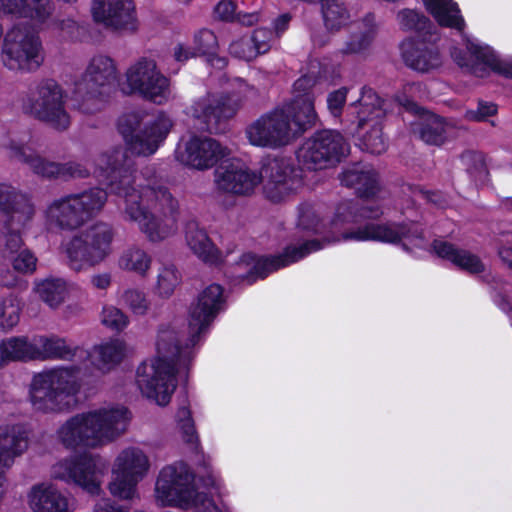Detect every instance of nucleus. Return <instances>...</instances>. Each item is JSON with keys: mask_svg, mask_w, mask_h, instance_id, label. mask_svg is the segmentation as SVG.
<instances>
[{"mask_svg": "<svg viewBox=\"0 0 512 512\" xmlns=\"http://www.w3.org/2000/svg\"><path fill=\"white\" fill-rule=\"evenodd\" d=\"M10 158L26 164L43 178L86 177L93 174L111 193L119 196V207L126 221L137 224L148 241L161 242L177 231L178 202L163 187H144L134 175L126 149L113 147L98 155L93 164L69 161L57 163L41 157L30 137L9 138L2 143Z\"/></svg>", "mask_w": 512, "mask_h": 512, "instance_id": "1", "label": "nucleus"}, {"mask_svg": "<svg viewBox=\"0 0 512 512\" xmlns=\"http://www.w3.org/2000/svg\"><path fill=\"white\" fill-rule=\"evenodd\" d=\"M341 182L353 187L362 198L361 203L346 201L341 203L330 223L324 224L321 209L316 205L304 203L299 207L298 227L302 230L325 234L327 244L340 241H380L385 243L401 242L406 250L424 249L426 241L418 225L408 224H370L355 231L342 230L346 223L358 222L362 219H376L384 214L383 197L378 184V175L370 166L360 164L346 169Z\"/></svg>", "mask_w": 512, "mask_h": 512, "instance_id": "2", "label": "nucleus"}, {"mask_svg": "<svg viewBox=\"0 0 512 512\" xmlns=\"http://www.w3.org/2000/svg\"><path fill=\"white\" fill-rule=\"evenodd\" d=\"M222 287L211 284L191 305L188 317V339L181 346L179 331L174 326L162 327L157 336L156 356L143 362L136 372V384L142 396L159 406H166L176 389L175 373L186 367L194 346L205 328L218 313L223 298Z\"/></svg>", "mask_w": 512, "mask_h": 512, "instance_id": "3", "label": "nucleus"}, {"mask_svg": "<svg viewBox=\"0 0 512 512\" xmlns=\"http://www.w3.org/2000/svg\"><path fill=\"white\" fill-rule=\"evenodd\" d=\"M79 364L60 365L35 374L29 388L33 409L41 413H58L68 410L80 391V374L92 366L102 374L110 372L125 357L126 345L111 339L87 350Z\"/></svg>", "mask_w": 512, "mask_h": 512, "instance_id": "4", "label": "nucleus"}, {"mask_svg": "<svg viewBox=\"0 0 512 512\" xmlns=\"http://www.w3.org/2000/svg\"><path fill=\"white\" fill-rule=\"evenodd\" d=\"M260 183L264 197L273 203L289 200L303 186L300 170L288 158L264 160L259 173L240 161L223 162L215 170L216 187L225 193L250 195Z\"/></svg>", "mask_w": 512, "mask_h": 512, "instance_id": "5", "label": "nucleus"}, {"mask_svg": "<svg viewBox=\"0 0 512 512\" xmlns=\"http://www.w3.org/2000/svg\"><path fill=\"white\" fill-rule=\"evenodd\" d=\"M315 80L304 75L293 85V99L282 109L261 115L246 128V137L253 146L276 149L288 145L307 125L316 119L314 96Z\"/></svg>", "mask_w": 512, "mask_h": 512, "instance_id": "6", "label": "nucleus"}, {"mask_svg": "<svg viewBox=\"0 0 512 512\" xmlns=\"http://www.w3.org/2000/svg\"><path fill=\"white\" fill-rule=\"evenodd\" d=\"M128 409L104 404L68 418L56 431V440L67 449L98 448L108 444L127 429Z\"/></svg>", "mask_w": 512, "mask_h": 512, "instance_id": "7", "label": "nucleus"}, {"mask_svg": "<svg viewBox=\"0 0 512 512\" xmlns=\"http://www.w3.org/2000/svg\"><path fill=\"white\" fill-rule=\"evenodd\" d=\"M118 69L116 62L105 54H96L88 62L85 72L74 82L73 107L83 114L102 110L116 89Z\"/></svg>", "mask_w": 512, "mask_h": 512, "instance_id": "8", "label": "nucleus"}, {"mask_svg": "<svg viewBox=\"0 0 512 512\" xmlns=\"http://www.w3.org/2000/svg\"><path fill=\"white\" fill-rule=\"evenodd\" d=\"M107 201V193L91 188L64 195L51 201L45 210V223L49 229L73 231L95 216Z\"/></svg>", "mask_w": 512, "mask_h": 512, "instance_id": "9", "label": "nucleus"}, {"mask_svg": "<svg viewBox=\"0 0 512 512\" xmlns=\"http://www.w3.org/2000/svg\"><path fill=\"white\" fill-rule=\"evenodd\" d=\"M154 501L160 507L180 509L192 508L211 499L199 493L195 485V476L183 462H175L162 467L156 477Z\"/></svg>", "mask_w": 512, "mask_h": 512, "instance_id": "10", "label": "nucleus"}, {"mask_svg": "<svg viewBox=\"0 0 512 512\" xmlns=\"http://www.w3.org/2000/svg\"><path fill=\"white\" fill-rule=\"evenodd\" d=\"M114 232L106 223H96L64 240L62 253L70 269L81 272L100 265L112 253Z\"/></svg>", "mask_w": 512, "mask_h": 512, "instance_id": "11", "label": "nucleus"}, {"mask_svg": "<svg viewBox=\"0 0 512 512\" xmlns=\"http://www.w3.org/2000/svg\"><path fill=\"white\" fill-rule=\"evenodd\" d=\"M257 96L255 87L242 79H236L228 93H208L196 100L189 108V114L201 120L210 129H218L221 124L232 119L243 103Z\"/></svg>", "mask_w": 512, "mask_h": 512, "instance_id": "12", "label": "nucleus"}, {"mask_svg": "<svg viewBox=\"0 0 512 512\" xmlns=\"http://www.w3.org/2000/svg\"><path fill=\"white\" fill-rule=\"evenodd\" d=\"M173 122L164 112L144 121L143 115L133 112L122 116L119 129L129 148L138 155L154 154L169 134Z\"/></svg>", "mask_w": 512, "mask_h": 512, "instance_id": "13", "label": "nucleus"}, {"mask_svg": "<svg viewBox=\"0 0 512 512\" xmlns=\"http://www.w3.org/2000/svg\"><path fill=\"white\" fill-rule=\"evenodd\" d=\"M150 468V458L143 449L137 446L122 449L112 463L108 483L110 494L120 500L138 498L137 486L149 474Z\"/></svg>", "mask_w": 512, "mask_h": 512, "instance_id": "14", "label": "nucleus"}, {"mask_svg": "<svg viewBox=\"0 0 512 512\" xmlns=\"http://www.w3.org/2000/svg\"><path fill=\"white\" fill-rule=\"evenodd\" d=\"M66 93L62 86L53 79H44L37 84L34 91L23 97L21 108L29 114L57 130H65L71 123L65 107Z\"/></svg>", "mask_w": 512, "mask_h": 512, "instance_id": "15", "label": "nucleus"}, {"mask_svg": "<svg viewBox=\"0 0 512 512\" xmlns=\"http://www.w3.org/2000/svg\"><path fill=\"white\" fill-rule=\"evenodd\" d=\"M121 89L126 94H137L158 105L173 98L170 79L161 72L155 60L145 57L127 68Z\"/></svg>", "mask_w": 512, "mask_h": 512, "instance_id": "16", "label": "nucleus"}, {"mask_svg": "<svg viewBox=\"0 0 512 512\" xmlns=\"http://www.w3.org/2000/svg\"><path fill=\"white\" fill-rule=\"evenodd\" d=\"M358 119L360 148L372 154H381L387 148L382 132V121L387 113V102L373 90L363 89L359 100L349 107Z\"/></svg>", "mask_w": 512, "mask_h": 512, "instance_id": "17", "label": "nucleus"}, {"mask_svg": "<svg viewBox=\"0 0 512 512\" xmlns=\"http://www.w3.org/2000/svg\"><path fill=\"white\" fill-rule=\"evenodd\" d=\"M107 469V463L101 456L85 453L57 462L52 466L51 475L89 494L97 495L101 491Z\"/></svg>", "mask_w": 512, "mask_h": 512, "instance_id": "18", "label": "nucleus"}, {"mask_svg": "<svg viewBox=\"0 0 512 512\" xmlns=\"http://www.w3.org/2000/svg\"><path fill=\"white\" fill-rule=\"evenodd\" d=\"M349 152L343 136L332 130H323L308 138L299 148L297 159L309 170L329 168L338 163Z\"/></svg>", "mask_w": 512, "mask_h": 512, "instance_id": "19", "label": "nucleus"}, {"mask_svg": "<svg viewBox=\"0 0 512 512\" xmlns=\"http://www.w3.org/2000/svg\"><path fill=\"white\" fill-rule=\"evenodd\" d=\"M323 247L324 245L320 241L311 240L300 246H288L282 254L275 257L258 258L252 254H245L237 263L236 276L252 283L257 278H264L270 272L295 263Z\"/></svg>", "mask_w": 512, "mask_h": 512, "instance_id": "20", "label": "nucleus"}, {"mask_svg": "<svg viewBox=\"0 0 512 512\" xmlns=\"http://www.w3.org/2000/svg\"><path fill=\"white\" fill-rule=\"evenodd\" d=\"M93 20L105 28L120 33H135L139 29L133 0H92Z\"/></svg>", "mask_w": 512, "mask_h": 512, "instance_id": "21", "label": "nucleus"}, {"mask_svg": "<svg viewBox=\"0 0 512 512\" xmlns=\"http://www.w3.org/2000/svg\"><path fill=\"white\" fill-rule=\"evenodd\" d=\"M175 154L183 165L197 170H207L227 157L230 150L211 137L192 136L179 143Z\"/></svg>", "mask_w": 512, "mask_h": 512, "instance_id": "22", "label": "nucleus"}, {"mask_svg": "<svg viewBox=\"0 0 512 512\" xmlns=\"http://www.w3.org/2000/svg\"><path fill=\"white\" fill-rule=\"evenodd\" d=\"M467 53L462 54L457 48L453 49L451 56L460 66L470 69L474 74L479 73L478 66L483 65L501 75L512 78V60L500 58L488 45L482 44L477 39L466 38Z\"/></svg>", "mask_w": 512, "mask_h": 512, "instance_id": "23", "label": "nucleus"}, {"mask_svg": "<svg viewBox=\"0 0 512 512\" xmlns=\"http://www.w3.org/2000/svg\"><path fill=\"white\" fill-rule=\"evenodd\" d=\"M28 448V432L21 424L0 425V470L9 468ZM3 477L0 474V500L3 496Z\"/></svg>", "mask_w": 512, "mask_h": 512, "instance_id": "24", "label": "nucleus"}, {"mask_svg": "<svg viewBox=\"0 0 512 512\" xmlns=\"http://www.w3.org/2000/svg\"><path fill=\"white\" fill-rule=\"evenodd\" d=\"M53 13L51 0H0V16L27 19L36 26L43 25Z\"/></svg>", "mask_w": 512, "mask_h": 512, "instance_id": "25", "label": "nucleus"}, {"mask_svg": "<svg viewBox=\"0 0 512 512\" xmlns=\"http://www.w3.org/2000/svg\"><path fill=\"white\" fill-rule=\"evenodd\" d=\"M36 360H64L79 364L87 350L56 335L35 336Z\"/></svg>", "mask_w": 512, "mask_h": 512, "instance_id": "26", "label": "nucleus"}, {"mask_svg": "<svg viewBox=\"0 0 512 512\" xmlns=\"http://www.w3.org/2000/svg\"><path fill=\"white\" fill-rule=\"evenodd\" d=\"M28 505L33 512H73L68 497L52 484L34 485L27 495Z\"/></svg>", "mask_w": 512, "mask_h": 512, "instance_id": "27", "label": "nucleus"}, {"mask_svg": "<svg viewBox=\"0 0 512 512\" xmlns=\"http://www.w3.org/2000/svg\"><path fill=\"white\" fill-rule=\"evenodd\" d=\"M400 49L405 64L418 72H428L441 64L438 51L423 41L404 40Z\"/></svg>", "mask_w": 512, "mask_h": 512, "instance_id": "28", "label": "nucleus"}, {"mask_svg": "<svg viewBox=\"0 0 512 512\" xmlns=\"http://www.w3.org/2000/svg\"><path fill=\"white\" fill-rule=\"evenodd\" d=\"M0 210L11 213V226L14 223L24 224L34 215L30 199L7 184H0Z\"/></svg>", "mask_w": 512, "mask_h": 512, "instance_id": "29", "label": "nucleus"}, {"mask_svg": "<svg viewBox=\"0 0 512 512\" xmlns=\"http://www.w3.org/2000/svg\"><path fill=\"white\" fill-rule=\"evenodd\" d=\"M435 253L471 274L483 272L485 266L481 259L467 251L456 248L453 244L442 240H435L433 243Z\"/></svg>", "mask_w": 512, "mask_h": 512, "instance_id": "30", "label": "nucleus"}, {"mask_svg": "<svg viewBox=\"0 0 512 512\" xmlns=\"http://www.w3.org/2000/svg\"><path fill=\"white\" fill-rule=\"evenodd\" d=\"M185 239L190 250L203 262L217 264L221 260L220 251L198 224L192 222L187 225Z\"/></svg>", "mask_w": 512, "mask_h": 512, "instance_id": "31", "label": "nucleus"}, {"mask_svg": "<svg viewBox=\"0 0 512 512\" xmlns=\"http://www.w3.org/2000/svg\"><path fill=\"white\" fill-rule=\"evenodd\" d=\"M29 360H36L35 336H17L0 341V365Z\"/></svg>", "mask_w": 512, "mask_h": 512, "instance_id": "32", "label": "nucleus"}, {"mask_svg": "<svg viewBox=\"0 0 512 512\" xmlns=\"http://www.w3.org/2000/svg\"><path fill=\"white\" fill-rule=\"evenodd\" d=\"M73 288L62 278H46L36 281L34 284V293L50 308L59 307L68 297Z\"/></svg>", "mask_w": 512, "mask_h": 512, "instance_id": "33", "label": "nucleus"}, {"mask_svg": "<svg viewBox=\"0 0 512 512\" xmlns=\"http://www.w3.org/2000/svg\"><path fill=\"white\" fill-rule=\"evenodd\" d=\"M261 0H254L255 9L238 10L234 0H221L214 9L215 16L223 21L237 20L240 24L252 26L262 19L261 13L257 10L261 6ZM243 4L248 6L247 0H243Z\"/></svg>", "mask_w": 512, "mask_h": 512, "instance_id": "34", "label": "nucleus"}, {"mask_svg": "<svg viewBox=\"0 0 512 512\" xmlns=\"http://www.w3.org/2000/svg\"><path fill=\"white\" fill-rule=\"evenodd\" d=\"M427 10L441 26L462 31L465 21L453 0H423Z\"/></svg>", "mask_w": 512, "mask_h": 512, "instance_id": "35", "label": "nucleus"}, {"mask_svg": "<svg viewBox=\"0 0 512 512\" xmlns=\"http://www.w3.org/2000/svg\"><path fill=\"white\" fill-rule=\"evenodd\" d=\"M454 126L443 118L431 115L421 124L420 138L430 145H442L453 134Z\"/></svg>", "mask_w": 512, "mask_h": 512, "instance_id": "36", "label": "nucleus"}, {"mask_svg": "<svg viewBox=\"0 0 512 512\" xmlns=\"http://www.w3.org/2000/svg\"><path fill=\"white\" fill-rule=\"evenodd\" d=\"M152 264V258L143 248L132 245L126 248L118 259L120 269L146 276Z\"/></svg>", "mask_w": 512, "mask_h": 512, "instance_id": "37", "label": "nucleus"}, {"mask_svg": "<svg viewBox=\"0 0 512 512\" xmlns=\"http://www.w3.org/2000/svg\"><path fill=\"white\" fill-rule=\"evenodd\" d=\"M193 46L198 53L207 57V61L217 69L226 66V59L217 55L218 41L215 34L208 29H202L194 35Z\"/></svg>", "mask_w": 512, "mask_h": 512, "instance_id": "38", "label": "nucleus"}, {"mask_svg": "<svg viewBox=\"0 0 512 512\" xmlns=\"http://www.w3.org/2000/svg\"><path fill=\"white\" fill-rule=\"evenodd\" d=\"M321 12L324 25L330 31H338L350 21L349 11L338 0H321Z\"/></svg>", "mask_w": 512, "mask_h": 512, "instance_id": "39", "label": "nucleus"}, {"mask_svg": "<svg viewBox=\"0 0 512 512\" xmlns=\"http://www.w3.org/2000/svg\"><path fill=\"white\" fill-rule=\"evenodd\" d=\"M181 280V274L174 265H163L157 274L155 294L163 299L170 298L180 285Z\"/></svg>", "mask_w": 512, "mask_h": 512, "instance_id": "40", "label": "nucleus"}, {"mask_svg": "<svg viewBox=\"0 0 512 512\" xmlns=\"http://www.w3.org/2000/svg\"><path fill=\"white\" fill-rule=\"evenodd\" d=\"M21 303L18 296L9 293L0 300V328L4 331L13 329L20 320Z\"/></svg>", "mask_w": 512, "mask_h": 512, "instance_id": "41", "label": "nucleus"}, {"mask_svg": "<svg viewBox=\"0 0 512 512\" xmlns=\"http://www.w3.org/2000/svg\"><path fill=\"white\" fill-rule=\"evenodd\" d=\"M363 26V30L359 31L358 33H354L350 40L345 43L341 50L343 54H358L370 46L375 35V25L373 18L369 17L366 19L363 23Z\"/></svg>", "mask_w": 512, "mask_h": 512, "instance_id": "42", "label": "nucleus"}, {"mask_svg": "<svg viewBox=\"0 0 512 512\" xmlns=\"http://www.w3.org/2000/svg\"><path fill=\"white\" fill-rule=\"evenodd\" d=\"M121 299L123 304L136 315H145L150 308V302L146 294L138 289L125 290Z\"/></svg>", "mask_w": 512, "mask_h": 512, "instance_id": "43", "label": "nucleus"}, {"mask_svg": "<svg viewBox=\"0 0 512 512\" xmlns=\"http://www.w3.org/2000/svg\"><path fill=\"white\" fill-rule=\"evenodd\" d=\"M101 322L111 330L122 331L128 326L129 319L122 310L115 306L108 305L104 306L102 309Z\"/></svg>", "mask_w": 512, "mask_h": 512, "instance_id": "44", "label": "nucleus"}, {"mask_svg": "<svg viewBox=\"0 0 512 512\" xmlns=\"http://www.w3.org/2000/svg\"><path fill=\"white\" fill-rule=\"evenodd\" d=\"M397 24L404 31L421 30L425 27L426 18L414 9H401L396 15Z\"/></svg>", "mask_w": 512, "mask_h": 512, "instance_id": "45", "label": "nucleus"}, {"mask_svg": "<svg viewBox=\"0 0 512 512\" xmlns=\"http://www.w3.org/2000/svg\"><path fill=\"white\" fill-rule=\"evenodd\" d=\"M177 418L183 440L192 447L196 446L198 436L189 409L186 407L179 409Z\"/></svg>", "mask_w": 512, "mask_h": 512, "instance_id": "46", "label": "nucleus"}, {"mask_svg": "<svg viewBox=\"0 0 512 512\" xmlns=\"http://www.w3.org/2000/svg\"><path fill=\"white\" fill-rule=\"evenodd\" d=\"M229 52L232 56L245 61H251L259 56L250 37H241L234 40L230 44Z\"/></svg>", "mask_w": 512, "mask_h": 512, "instance_id": "47", "label": "nucleus"}, {"mask_svg": "<svg viewBox=\"0 0 512 512\" xmlns=\"http://www.w3.org/2000/svg\"><path fill=\"white\" fill-rule=\"evenodd\" d=\"M21 245L22 239L18 232L9 231V228L0 231V252L3 256H11L18 252Z\"/></svg>", "mask_w": 512, "mask_h": 512, "instance_id": "48", "label": "nucleus"}, {"mask_svg": "<svg viewBox=\"0 0 512 512\" xmlns=\"http://www.w3.org/2000/svg\"><path fill=\"white\" fill-rule=\"evenodd\" d=\"M250 39L252 40L258 55H261L267 53L271 49L277 38L271 30L259 28L253 31Z\"/></svg>", "mask_w": 512, "mask_h": 512, "instance_id": "49", "label": "nucleus"}, {"mask_svg": "<svg viewBox=\"0 0 512 512\" xmlns=\"http://www.w3.org/2000/svg\"><path fill=\"white\" fill-rule=\"evenodd\" d=\"M421 85L419 83H408L403 86L402 92L397 95V102L407 110H415L414 99L419 97Z\"/></svg>", "mask_w": 512, "mask_h": 512, "instance_id": "50", "label": "nucleus"}, {"mask_svg": "<svg viewBox=\"0 0 512 512\" xmlns=\"http://www.w3.org/2000/svg\"><path fill=\"white\" fill-rule=\"evenodd\" d=\"M37 259L28 250L24 249L19 251L16 257L13 258V268L19 273H32L36 269Z\"/></svg>", "mask_w": 512, "mask_h": 512, "instance_id": "51", "label": "nucleus"}, {"mask_svg": "<svg viewBox=\"0 0 512 512\" xmlns=\"http://www.w3.org/2000/svg\"><path fill=\"white\" fill-rule=\"evenodd\" d=\"M348 88L341 87L327 96V107L333 116H339L346 102Z\"/></svg>", "mask_w": 512, "mask_h": 512, "instance_id": "52", "label": "nucleus"}, {"mask_svg": "<svg viewBox=\"0 0 512 512\" xmlns=\"http://www.w3.org/2000/svg\"><path fill=\"white\" fill-rule=\"evenodd\" d=\"M497 112V106L493 103L479 102L477 110H468L465 113L466 119L470 121H484L487 117Z\"/></svg>", "mask_w": 512, "mask_h": 512, "instance_id": "53", "label": "nucleus"}, {"mask_svg": "<svg viewBox=\"0 0 512 512\" xmlns=\"http://www.w3.org/2000/svg\"><path fill=\"white\" fill-rule=\"evenodd\" d=\"M59 29L63 36L75 39L80 33L79 24L73 19H63L59 22Z\"/></svg>", "mask_w": 512, "mask_h": 512, "instance_id": "54", "label": "nucleus"}, {"mask_svg": "<svg viewBox=\"0 0 512 512\" xmlns=\"http://www.w3.org/2000/svg\"><path fill=\"white\" fill-rule=\"evenodd\" d=\"M497 255L501 262L512 270V241L501 242L497 247Z\"/></svg>", "mask_w": 512, "mask_h": 512, "instance_id": "55", "label": "nucleus"}, {"mask_svg": "<svg viewBox=\"0 0 512 512\" xmlns=\"http://www.w3.org/2000/svg\"><path fill=\"white\" fill-rule=\"evenodd\" d=\"M205 485L210 487L220 498L228 495L222 479L217 474H210L205 480Z\"/></svg>", "mask_w": 512, "mask_h": 512, "instance_id": "56", "label": "nucleus"}, {"mask_svg": "<svg viewBox=\"0 0 512 512\" xmlns=\"http://www.w3.org/2000/svg\"><path fill=\"white\" fill-rule=\"evenodd\" d=\"M198 56L194 46L190 47L184 44H177L174 47V58L178 62H186L190 58Z\"/></svg>", "mask_w": 512, "mask_h": 512, "instance_id": "57", "label": "nucleus"}, {"mask_svg": "<svg viewBox=\"0 0 512 512\" xmlns=\"http://www.w3.org/2000/svg\"><path fill=\"white\" fill-rule=\"evenodd\" d=\"M495 304L506 314H512V292L505 291V294L495 293L493 296Z\"/></svg>", "mask_w": 512, "mask_h": 512, "instance_id": "58", "label": "nucleus"}, {"mask_svg": "<svg viewBox=\"0 0 512 512\" xmlns=\"http://www.w3.org/2000/svg\"><path fill=\"white\" fill-rule=\"evenodd\" d=\"M292 16L290 13H283L273 21V33L279 38L289 27Z\"/></svg>", "mask_w": 512, "mask_h": 512, "instance_id": "59", "label": "nucleus"}, {"mask_svg": "<svg viewBox=\"0 0 512 512\" xmlns=\"http://www.w3.org/2000/svg\"><path fill=\"white\" fill-rule=\"evenodd\" d=\"M93 512H129L127 508L113 503L111 500L106 499L98 502Z\"/></svg>", "mask_w": 512, "mask_h": 512, "instance_id": "60", "label": "nucleus"}, {"mask_svg": "<svg viewBox=\"0 0 512 512\" xmlns=\"http://www.w3.org/2000/svg\"><path fill=\"white\" fill-rule=\"evenodd\" d=\"M90 282L95 289L106 290L111 285V275L106 272L94 274Z\"/></svg>", "mask_w": 512, "mask_h": 512, "instance_id": "61", "label": "nucleus"}, {"mask_svg": "<svg viewBox=\"0 0 512 512\" xmlns=\"http://www.w3.org/2000/svg\"><path fill=\"white\" fill-rule=\"evenodd\" d=\"M197 512H227V507L224 504L219 507L211 500L205 502L202 506H198Z\"/></svg>", "mask_w": 512, "mask_h": 512, "instance_id": "62", "label": "nucleus"}, {"mask_svg": "<svg viewBox=\"0 0 512 512\" xmlns=\"http://www.w3.org/2000/svg\"><path fill=\"white\" fill-rule=\"evenodd\" d=\"M470 160H475L478 162V165H479V169L480 170H484V162H483V159L480 155L478 154H472V153H468V154H465L463 156V161L465 162H468Z\"/></svg>", "mask_w": 512, "mask_h": 512, "instance_id": "63", "label": "nucleus"}, {"mask_svg": "<svg viewBox=\"0 0 512 512\" xmlns=\"http://www.w3.org/2000/svg\"><path fill=\"white\" fill-rule=\"evenodd\" d=\"M414 197H415V201H418V202L422 199L428 198L427 195L425 193H423L422 191L415 192Z\"/></svg>", "mask_w": 512, "mask_h": 512, "instance_id": "64", "label": "nucleus"}]
</instances>
